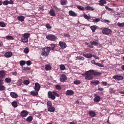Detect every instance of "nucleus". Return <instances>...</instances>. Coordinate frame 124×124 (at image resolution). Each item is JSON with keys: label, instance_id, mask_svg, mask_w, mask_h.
Masks as SVG:
<instances>
[{"label": "nucleus", "instance_id": "obj_13", "mask_svg": "<svg viewBox=\"0 0 124 124\" xmlns=\"http://www.w3.org/2000/svg\"><path fill=\"white\" fill-rule=\"evenodd\" d=\"M95 97L94 99V101L96 102H98L100 100L101 98L99 96H97V95L95 94Z\"/></svg>", "mask_w": 124, "mask_h": 124}, {"label": "nucleus", "instance_id": "obj_41", "mask_svg": "<svg viewBox=\"0 0 124 124\" xmlns=\"http://www.w3.org/2000/svg\"><path fill=\"white\" fill-rule=\"evenodd\" d=\"M5 81L7 83L10 82H11V80L10 78H6L5 79Z\"/></svg>", "mask_w": 124, "mask_h": 124}, {"label": "nucleus", "instance_id": "obj_43", "mask_svg": "<svg viewBox=\"0 0 124 124\" xmlns=\"http://www.w3.org/2000/svg\"><path fill=\"white\" fill-rule=\"evenodd\" d=\"M6 25L3 22H0V26L2 27H4Z\"/></svg>", "mask_w": 124, "mask_h": 124}, {"label": "nucleus", "instance_id": "obj_38", "mask_svg": "<svg viewBox=\"0 0 124 124\" xmlns=\"http://www.w3.org/2000/svg\"><path fill=\"white\" fill-rule=\"evenodd\" d=\"M76 60H84V58L82 57H81V56H77L76 57Z\"/></svg>", "mask_w": 124, "mask_h": 124}, {"label": "nucleus", "instance_id": "obj_3", "mask_svg": "<svg viewBox=\"0 0 124 124\" xmlns=\"http://www.w3.org/2000/svg\"><path fill=\"white\" fill-rule=\"evenodd\" d=\"M42 50H43V51L41 54L44 56H48L49 54V53L48 49L46 48H43V49Z\"/></svg>", "mask_w": 124, "mask_h": 124}, {"label": "nucleus", "instance_id": "obj_47", "mask_svg": "<svg viewBox=\"0 0 124 124\" xmlns=\"http://www.w3.org/2000/svg\"><path fill=\"white\" fill-rule=\"evenodd\" d=\"M9 3V1L8 0H6L4 1L3 4V5H6L8 4Z\"/></svg>", "mask_w": 124, "mask_h": 124}, {"label": "nucleus", "instance_id": "obj_26", "mask_svg": "<svg viewBox=\"0 0 124 124\" xmlns=\"http://www.w3.org/2000/svg\"><path fill=\"white\" fill-rule=\"evenodd\" d=\"M21 40L22 42L23 43H27L28 41V39L25 38H23L21 39Z\"/></svg>", "mask_w": 124, "mask_h": 124}, {"label": "nucleus", "instance_id": "obj_45", "mask_svg": "<svg viewBox=\"0 0 124 124\" xmlns=\"http://www.w3.org/2000/svg\"><path fill=\"white\" fill-rule=\"evenodd\" d=\"M47 105L48 106V107H51L52 105V103L50 101H48L47 102Z\"/></svg>", "mask_w": 124, "mask_h": 124}, {"label": "nucleus", "instance_id": "obj_57", "mask_svg": "<svg viewBox=\"0 0 124 124\" xmlns=\"http://www.w3.org/2000/svg\"><path fill=\"white\" fill-rule=\"evenodd\" d=\"M53 94H54V95L55 96H57V97H58L59 96V95L56 92H53Z\"/></svg>", "mask_w": 124, "mask_h": 124}, {"label": "nucleus", "instance_id": "obj_44", "mask_svg": "<svg viewBox=\"0 0 124 124\" xmlns=\"http://www.w3.org/2000/svg\"><path fill=\"white\" fill-rule=\"evenodd\" d=\"M93 22L95 23L98 22L100 21V18H97L94 19L93 20Z\"/></svg>", "mask_w": 124, "mask_h": 124}, {"label": "nucleus", "instance_id": "obj_12", "mask_svg": "<svg viewBox=\"0 0 124 124\" xmlns=\"http://www.w3.org/2000/svg\"><path fill=\"white\" fill-rule=\"evenodd\" d=\"M69 14L70 16H71L73 17L77 16V14L72 10L70 11H69Z\"/></svg>", "mask_w": 124, "mask_h": 124}, {"label": "nucleus", "instance_id": "obj_15", "mask_svg": "<svg viewBox=\"0 0 124 124\" xmlns=\"http://www.w3.org/2000/svg\"><path fill=\"white\" fill-rule=\"evenodd\" d=\"M89 116L92 117H94L96 115L95 112L92 111H89Z\"/></svg>", "mask_w": 124, "mask_h": 124}, {"label": "nucleus", "instance_id": "obj_11", "mask_svg": "<svg viewBox=\"0 0 124 124\" xmlns=\"http://www.w3.org/2000/svg\"><path fill=\"white\" fill-rule=\"evenodd\" d=\"M40 87L39 84L38 83L35 84V87L34 88L35 91H38L39 90Z\"/></svg>", "mask_w": 124, "mask_h": 124}, {"label": "nucleus", "instance_id": "obj_34", "mask_svg": "<svg viewBox=\"0 0 124 124\" xmlns=\"http://www.w3.org/2000/svg\"><path fill=\"white\" fill-rule=\"evenodd\" d=\"M6 39L8 40H13L14 39L12 36L9 35L6 36Z\"/></svg>", "mask_w": 124, "mask_h": 124}, {"label": "nucleus", "instance_id": "obj_48", "mask_svg": "<svg viewBox=\"0 0 124 124\" xmlns=\"http://www.w3.org/2000/svg\"><path fill=\"white\" fill-rule=\"evenodd\" d=\"M84 17L85 19L87 20L90 19L91 18L90 16H88L86 14L84 15Z\"/></svg>", "mask_w": 124, "mask_h": 124}, {"label": "nucleus", "instance_id": "obj_42", "mask_svg": "<svg viewBox=\"0 0 124 124\" xmlns=\"http://www.w3.org/2000/svg\"><path fill=\"white\" fill-rule=\"evenodd\" d=\"M5 87L2 85H0V90L3 91L5 89Z\"/></svg>", "mask_w": 124, "mask_h": 124}, {"label": "nucleus", "instance_id": "obj_2", "mask_svg": "<svg viewBox=\"0 0 124 124\" xmlns=\"http://www.w3.org/2000/svg\"><path fill=\"white\" fill-rule=\"evenodd\" d=\"M46 38L48 40L51 41H54L56 39V37L53 34H50L48 35H47Z\"/></svg>", "mask_w": 124, "mask_h": 124}, {"label": "nucleus", "instance_id": "obj_6", "mask_svg": "<svg viewBox=\"0 0 124 124\" xmlns=\"http://www.w3.org/2000/svg\"><path fill=\"white\" fill-rule=\"evenodd\" d=\"M67 79L66 76L64 75H62L60 76V80L62 82H64Z\"/></svg>", "mask_w": 124, "mask_h": 124}, {"label": "nucleus", "instance_id": "obj_28", "mask_svg": "<svg viewBox=\"0 0 124 124\" xmlns=\"http://www.w3.org/2000/svg\"><path fill=\"white\" fill-rule=\"evenodd\" d=\"M18 20L21 22H23L24 21V17L22 16H18Z\"/></svg>", "mask_w": 124, "mask_h": 124}, {"label": "nucleus", "instance_id": "obj_17", "mask_svg": "<svg viewBox=\"0 0 124 124\" xmlns=\"http://www.w3.org/2000/svg\"><path fill=\"white\" fill-rule=\"evenodd\" d=\"M74 92L71 90H68L66 92V93L68 95H72L74 93Z\"/></svg>", "mask_w": 124, "mask_h": 124}, {"label": "nucleus", "instance_id": "obj_33", "mask_svg": "<svg viewBox=\"0 0 124 124\" xmlns=\"http://www.w3.org/2000/svg\"><path fill=\"white\" fill-rule=\"evenodd\" d=\"M12 106L15 108L17 106V104L16 101H13L12 103Z\"/></svg>", "mask_w": 124, "mask_h": 124}, {"label": "nucleus", "instance_id": "obj_63", "mask_svg": "<svg viewBox=\"0 0 124 124\" xmlns=\"http://www.w3.org/2000/svg\"><path fill=\"white\" fill-rule=\"evenodd\" d=\"M98 90L100 91H102L104 90V89L103 88L101 87L99 88Z\"/></svg>", "mask_w": 124, "mask_h": 124}, {"label": "nucleus", "instance_id": "obj_49", "mask_svg": "<svg viewBox=\"0 0 124 124\" xmlns=\"http://www.w3.org/2000/svg\"><path fill=\"white\" fill-rule=\"evenodd\" d=\"M23 83L25 85H27L29 84L30 82L28 80H25L24 81Z\"/></svg>", "mask_w": 124, "mask_h": 124}, {"label": "nucleus", "instance_id": "obj_30", "mask_svg": "<svg viewBox=\"0 0 124 124\" xmlns=\"http://www.w3.org/2000/svg\"><path fill=\"white\" fill-rule=\"evenodd\" d=\"M30 35V33H25L23 34V37L28 39Z\"/></svg>", "mask_w": 124, "mask_h": 124}, {"label": "nucleus", "instance_id": "obj_50", "mask_svg": "<svg viewBox=\"0 0 124 124\" xmlns=\"http://www.w3.org/2000/svg\"><path fill=\"white\" fill-rule=\"evenodd\" d=\"M95 65L97 66H98L99 67H104V66L103 65L98 62L96 63V64Z\"/></svg>", "mask_w": 124, "mask_h": 124}, {"label": "nucleus", "instance_id": "obj_20", "mask_svg": "<svg viewBox=\"0 0 124 124\" xmlns=\"http://www.w3.org/2000/svg\"><path fill=\"white\" fill-rule=\"evenodd\" d=\"M91 83L93 85H97L100 84L99 81L97 80H94L91 82Z\"/></svg>", "mask_w": 124, "mask_h": 124}, {"label": "nucleus", "instance_id": "obj_53", "mask_svg": "<svg viewBox=\"0 0 124 124\" xmlns=\"http://www.w3.org/2000/svg\"><path fill=\"white\" fill-rule=\"evenodd\" d=\"M110 92L111 93H115V91L114 90V89L113 88H110L109 90Z\"/></svg>", "mask_w": 124, "mask_h": 124}, {"label": "nucleus", "instance_id": "obj_51", "mask_svg": "<svg viewBox=\"0 0 124 124\" xmlns=\"http://www.w3.org/2000/svg\"><path fill=\"white\" fill-rule=\"evenodd\" d=\"M24 52L25 54H27L29 52V49L28 48H26L24 49Z\"/></svg>", "mask_w": 124, "mask_h": 124}, {"label": "nucleus", "instance_id": "obj_37", "mask_svg": "<svg viewBox=\"0 0 124 124\" xmlns=\"http://www.w3.org/2000/svg\"><path fill=\"white\" fill-rule=\"evenodd\" d=\"M45 69L47 70H50L51 69V67L49 65H46L45 66Z\"/></svg>", "mask_w": 124, "mask_h": 124}, {"label": "nucleus", "instance_id": "obj_1", "mask_svg": "<svg viewBox=\"0 0 124 124\" xmlns=\"http://www.w3.org/2000/svg\"><path fill=\"white\" fill-rule=\"evenodd\" d=\"M94 74V71L92 70H90L87 71L85 73V79L87 80H90L93 78V77L92 76Z\"/></svg>", "mask_w": 124, "mask_h": 124}, {"label": "nucleus", "instance_id": "obj_59", "mask_svg": "<svg viewBox=\"0 0 124 124\" xmlns=\"http://www.w3.org/2000/svg\"><path fill=\"white\" fill-rule=\"evenodd\" d=\"M55 87H56V88L58 90H60L61 89V88L60 86L59 85H56Z\"/></svg>", "mask_w": 124, "mask_h": 124}, {"label": "nucleus", "instance_id": "obj_52", "mask_svg": "<svg viewBox=\"0 0 124 124\" xmlns=\"http://www.w3.org/2000/svg\"><path fill=\"white\" fill-rule=\"evenodd\" d=\"M54 8L57 11H59L60 10V9L59 8H58L56 6H53Z\"/></svg>", "mask_w": 124, "mask_h": 124}, {"label": "nucleus", "instance_id": "obj_36", "mask_svg": "<svg viewBox=\"0 0 124 124\" xmlns=\"http://www.w3.org/2000/svg\"><path fill=\"white\" fill-rule=\"evenodd\" d=\"M65 69V66L63 64H61L60 66V69L61 70H63Z\"/></svg>", "mask_w": 124, "mask_h": 124}, {"label": "nucleus", "instance_id": "obj_32", "mask_svg": "<svg viewBox=\"0 0 124 124\" xmlns=\"http://www.w3.org/2000/svg\"><path fill=\"white\" fill-rule=\"evenodd\" d=\"M61 3L62 5H64L67 4V2L66 0H61Z\"/></svg>", "mask_w": 124, "mask_h": 124}, {"label": "nucleus", "instance_id": "obj_54", "mask_svg": "<svg viewBox=\"0 0 124 124\" xmlns=\"http://www.w3.org/2000/svg\"><path fill=\"white\" fill-rule=\"evenodd\" d=\"M46 28L48 29H50L51 28V27L49 24H47L46 25Z\"/></svg>", "mask_w": 124, "mask_h": 124}, {"label": "nucleus", "instance_id": "obj_16", "mask_svg": "<svg viewBox=\"0 0 124 124\" xmlns=\"http://www.w3.org/2000/svg\"><path fill=\"white\" fill-rule=\"evenodd\" d=\"M11 96L12 98H16L18 97L17 94L15 92H11L10 93Z\"/></svg>", "mask_w": 124, "mask_h": 124}, {"label": "nucleus", "instance_id": "obj_62", "mask_svg": "<svg viewBox=\"0 0 124 124\" xmlns=\"http://www.w3.org/2000/svg\"><path fill=\"white\" fill-rule=\"evenodd\" d=\"M3 83V80L0 79V85H2Z\"/></svg>", "mask_w": 124, "mask_h": 124}, {"label": "nucleus", "instance_id": "obj_39", "mask_svg": "<svg viewBox=\"0 0 124 124\" xmlns=\"http://www.w3.org/2000/svg\"><path fill=\"white\" fill-rule=\"evenodd\" d=\"M117 25L119 27H124V23H117Z\"/></svg>", "mask_w": 124, "mask_h": 124}, {"label": "nucleus", "instance_id": "obj_29", "mask_svg": "<svg viewBox=\"0 0 124 124\" xmlns=\"http://www.w3.org/2000/svg\"><path fill=\"white\" fill-rule=\"evenodd\" d=\"M97 26L96 25H93L91 26L90 28L93 32H95Z\"/></svg>", "mask_w": 124, "mask_h": 124}, {"label": "nucleus", "instance_id": "obj_5", "mask_svg": "<svg viewBox=\"0 0 124 124\" xmlns=\"http://www.w3.org/2000/svg\"><path fill=\"white\" fill-rule=\"evenodd\" d=\"M102 33L104 34H108L111 32V31L109 29L106 28L102 30Z\"/></svg>", "mask_w": 124, "mask_h": 124}, {"label": "nucleus", "instance_id": "obj_7", "mask_svg": "<svg viewBox=\"0 0 124 124\" xmlns=\"http://www.w3.org/2000/svg\"><path fill=\"white\" fill-rule=\"evenodd\" d=\"M28 112L26 110H23L21 113L20 115L23 117L26 116L28 115Z\"/></svg>", "mask_w": 124, "mask_h": 124}, {"label": "nucleus", "instance_id": "obj_64", "mask_svg": "<svg viewBox=\"0 0 124 124\" xmlns=\"http://www.w3.org/2000/svg\"><path fill=\"white\" fill-rule=\"evenodd\" d=\"M102 84L103 85H106L107 84V83L106 82H101Z\"/></svg>", "mask_w": 124, "mask_h": 124}, {"label": "nucleus", "instance_id": "obj_46", "mask_svg": "<svg viewBox=\"0 0 124 124\" xmlns=\"http://www.w3.org/2000/svg\"><path fill=\"white\" fill-rule=\"evenodd\" d=\"M25 62L23 61H21L20 62V64L21 66H23L25 64Z\"/></svg>", "mask_w": 124, "mask_h": 124}, {"label": "nucleus", "instance_id": "obj_24", "mask_svg": "<svg viewBox=\"0 0 124 124\" xmlns=\"http://www.w3.org/2000/svg\"><path fill=\"white\" fill-rule=\"evenodd\" d=\"M99 5L101 6H103L104 4L106 3V1L104 0H100Z\"/></svg>", "mask_w": 124, "mask_h": 124}, {"label": "nucleus", "instance_id": "obj_31", "mask_svg": "<svg viewBox=\"0 0 124 124\" xmlns=\"http://www.w3.org/2000/svg\"><path fill=\"white\" fill-rule=\"evenodd\" d=\"M77 8L80 10L83 11L85 9L83 7L81 6L77 5Z\"/></svg>", "mask_w": 124, "mask_h": 124}, {"label": "nucleus", "instance_id": "obj_58", "mask_svg": "<svg viewBox=\"0 0 124 124\" xmlns=\"http://www.w3.org/2000/svg\"><path fill=\"white\" fill-rule=\"evenodd\" d=\"M26 63L28 65H30L31 64V61L29 60L27 61Z\"/></svg>", "mask_w": 124, "mask_h": 124}, {"label": "nucleus", "instance_id": "obj_14", "mask_svg": "<svg viewBox=\"0 0 124 124\" xmlns=\"http://www.w3.org/2000/svg\"><path fill=\"white\" fill-rule=\"evenodd\" d=\"M5 73L3 71H0V78H5Z\"/></svg>", "mask_w": 124, "mask_h": 124}, {"label": "nucleus", "instance_id": "obj_27", "mask_svg": "<svg viewBox=\"0 0 124 124\" xmlns=\"http://www.w3.org/2000/svg\"><path fill=\"white\" fill-rule=\"evenodd\" d=\"M98 41L96 42L95 41H93L91 42V43L92 44L93 46H98Z\"/></svg>", "mask_w": 124, "mask_h": 124}, {"label": "nucleus", "instance_id": "obj_23", "mask_svg": "<svg viewBox=\"0 0 124 124\" xmlns=\"http://www.w3.org/2000/svg\"><path fill=\"white\" fill-rule=\"evenodd\" d=\"M49 14L52 16H55V14L54 11L52 9H50L49 11Z\"/></svg>", "mask_w": 124, "mask_h": 124}, {"label": "nucleus", "instance_id": "obj_18", "mask_svg": "<svg viewBox=\"0 0 124 124\" xmlns=\"http://www.w3.org/2000/svg\"><path fill=\"white\" fill-rule=\"evenodd\" d=\"M12 55V53L8 52L5 53L4 54V56L7 58H8L11 56Z\"/></svg>", "mask_w": 124, "mask_h": 124}, {"label": "nucleus", "instance_id": "obj_4", "mask_svg": "<svg viewBox=\"0 0 124 124\" xmlns=\"http://www.w3.org/2000/svg\"><path fill=\"white\" fill-rule=\"evenodd\" d=\"M53 93V92L49 91L48 93V96L49 98L51 99L52 100H54L55 98V97Z\"/></svg>", "mask_w": 124, "mask_h": 124}, {"label": "nucleus", "instance_id": "obj_21", "mask_svg": "<svg viewBox=\"0 0 124 124\" xmlns=\"http://www.w3.org/2000/svg\"><path fill=\"white\" fill-rule=\"evenodd\" d=\"M83 55L85 57L88 58H91L92 57V55L90 54H83Z\"/></svg>", "mask_w": 124, "mask_h": 124}, {"label": "nucleus", "instance_id": "obj_55", "mask_svg": "<svg viewBox=\"0 0 124 124\" xmlns=\"http://www.w3.org/2000/svg\"><path fill=\"white\" fill-rule=\"evenodd\" d=\"M101 74V73L99 72H96L95 73L94 72V74L93 75H94V76H98L100 75Z\"/></svg>", "mask_w": 124, "mask_h": 124}, {"label": "nucleus", "instance_id": "obj_60", "mask_svg": "<svg viewBox=\"0 0 124 124\" xmlns=\"http://www.w3.org/2000/svg\"><path fill=\"white\" fill-rule=\"evenodd\" d=\"M24 69L25 70H30V68L29 67H24Z\"/></svg>", "mask_w": 124, "mask_h": 124}, {"label": "nucleus", "instance_id": "obj_61", "mask_svg": "<svg viewBox=\"0 0 124 124\" xmlns=\"http://www.w3.org/2000/svg\"><path fill=\"white\" fill-rule=\"evenodd\" d=\"M64 36H65L67 37V38H69L70 37V35L69 34L64 33Z\"/></svg>", "mask_w": 124, "mask_h": 124}, {"label": "nucleus", "instance_id": "obj_25", "mask_svg": "<svg viewBox=\"0 0 124 124\" xmlns=\"http://www.w3.org/2000/svg\"><path fill=\"white\" fill-rule=\"evenodd\" d=\"M85 9L88 10L93 11L94 10V9L92 7L89 6H87L85 8Z\"/></svg>", "mask_w": 124, "mask_h": 124}, {"label": "nucleus", "instance_id": "obj_19", "mask_svg": "<svg viewBox=\"0 0 124 124\" xmlns=\"http://www.w3.org/2000/svg\"><path fill=\"white\" fill-rule=\"evenodd\" d=\"M31 94L33 96H36L38 95V91H32L31 92Z\"/></svg>", "mask_w": 124, "mask_h": 124}, {"label": "nucleus", "instance_id": "obj_56", "mask_svg": "<svg viewBox=\"0 0 124 124\" xmlns=\"http://www.w3.org/2000/svg\"><path fill=\"white\" fill-rule=\"evenodd\" d=\"M87 46L90 48H93V45L92 44H89L88 43H87Z\"/></svg>", "mask_w": 124, "mask_h": 124}, {"label": "nucleus", "instance_id": "obj_35", "mask_svg": "<svg viewBox=\"0 0 124 124\" xmlns=\"http://www.w3.org/2000/svg\"><path fill=\"white\" fill-rule=\"evenodd\" d=\"M32 119L33 118L32 116H30L27 118L26 120L27 121L30 122L32 120Z\"/></svg>", "mask_w": 124, "mask_h": 124}, {"label": "nucleus", "instance_id": "obj_8", "mask_svg": "<svg viewBox=\"0 0 124 124\" xmlns=\"http://www.w3.org/2000/svg\"><path fill=\"white\" fill-rule=\"evenodd\" d=\"M113 78L116 80H121L123 79V77L121 76L116 75L114 76Z\"/></svg>", "mask_w": 124, "mask_h": 124}, {"label": "nucleus", "instance_id": "obj_22", "mask_svg": "<svg viewBox=\"0 0 124 124\" xmlns=\"http://www.w3.org/2000/svg\"><path fill=\"white\" fill-rule=\"evenodd\" d=\"M48 110L50 112H54L55 110V108L51 106L48 107Z\"/></svg>", "mask_w": 124, "mask_h": 124}, {"label": "nucleus", "instance_id": "obj_10", "mask_svg": "<svg viewBox=\"0 0 124 124\" xmlns=\"http://www.w3.org/2000/svg\"><path fill=\"white\" fill-rule=\"evenodd\" d=\"M50 45L51 46L46 47V48L47 50L48 49L49 52L50 50H54L55 47V45L54 44H50Z\"/></svg>", "mask_w": 124, "mask_h": 124}, {"label": "nucleus", "instance_id": "obj_40", "mask_svg": "<svg viewBox=\"0 0 124 124\" xmlns=\"http://www.w3.org/2000/svg\"><path fill=\"white\" fill-rule=\"evenodd\" d=\"M73 83L75 85H78L80 83V80H77L74 81Z\"/></svg>", "mask_w": 124, "mask_h": 124}, {"label": "nucleus", "instance_id": "obj_9", "mask_svg": "<svg viewBox=\"0 0 124 124\" xmlns=\"http://www.w3.org/2000/svg\"><path fill=\"white\" fill-rule=\"evenodd\" d=\"M59 45L61 47L62 49H64L66 47L67 45L64 42L60 41L59 42Z\"/></svg>", "mask_w": 124, "mask_h": 124}]
</instances>
